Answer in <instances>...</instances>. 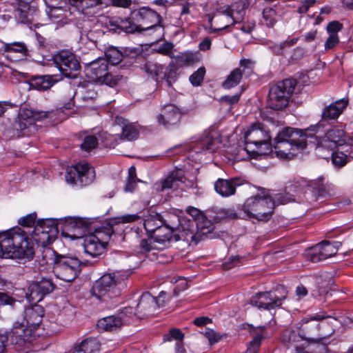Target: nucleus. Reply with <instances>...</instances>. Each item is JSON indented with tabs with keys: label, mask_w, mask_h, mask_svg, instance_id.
<instances>
[{
	"label": "nucleus",
	"mask_w": 353,
	"mask_h": 353,
	"mask_svg": "<svg viewBox=\"0 0 353 353\" xmlns=\"http://www.w3.org/2000/svg\"><path fill=\"white\" fill-rule=\"evenodd\" d=\"M205 74V69L204 67L198 68L192 75H190L189 80L193 86H199L203 81Z\"/></svg>",
	"instance_id": "603ef678"
},
{
	"label": "nucleus",
	"mask_w": 353,
	"mask_h": 353,
	"mask_svg": "<svg viewBox=\"0 0 353 353\" xmlns=\"http://www.w3.org/2000/svg\"><path fill=\"white\" fill-rule=\"evenodd\" d=\"M174 48V45L172 43H163L161 44L158 49V52L165 55L168 56L171 58L174 57V54L172 49Z\"/></svg>",
	"instance_id": "bf43d9fd"
},
{
	"label": "nucleus",
	"mask_w": 353,
	"mask_h": 353,
	"mask_svg": "<svg viewBox=\"0 0 353 353\" xmlns=\"http://www.w3.org/2000/svg\"><path fill=\"white\" fill-rule=\"evenodd\" d=\"M238 179H219L214 183V190L219 195L223 197H229L236 192V187L240 186Z\"/></svg>",
	"instance_id": "b1692460"
},
{
	"label": "nucleus",
	"mask_w": 353,
	"mask_h": 353,
	"mask_svg": "<svg viewBox=\"0 0 353 353\" xmlns=\"http://www.w3.org/2000/svg\"><path fill=\"white\" fill-rule=\"evenodd\" d=\"M132 0H105L104 4L118 8H128L132 5Z\"/></svg>",
	"instance_id": "052dcab7"
},
{
	"label": "nucleus",
	"mask_w": 353,
	"mask_h": 353,
	"mask_svg": "<svg viewBox=\"0 0 353 353\" xmlns=\"http://www.w3.org/2000/svg\"><path fill=\"white\" fill-rule=\"evenodd\" d=\"M99 350V341L94 338H88L75 345L72 353H95Z\"/></svg>",
	"instance_id": "2f4dec72"
},
{
	"label": "nucleus",
	"mask_w": 353,
	"mask_h": 353,
	"mask_svg": "<svg viewBox=\"0 0 353 353\" xmlns=\"http://www.w3.org/2000/svg\"><path fill=\"white\" fill-rule=\"evenodd\" d=\"M37 217V216L35 212L28 214L26 216L20 218L18 220V223L26 228L35 227Z\"/></svg>",
	"instance_id": "5fc2aeb1"
},
{
	"label": "nucleus",
	"mask_w": 353,
	"mask_h": 353,
	"mask_svg": "<svg viewBox=\"0 0 353 353\" xmlns=\"http://www.w3.org/2000/svg\"><path fill=\"white\" fill-rule=\"evenodd\" d=\"M244 139L246 145L244 150L247 152L249 158H251L249 145L253 144L256 147L257 150H253L252 152L257 154L262 152L259 150L262 145H264L266 149L269 148L270 136L260 123L257 122L252 125L245 132Z\"/></svg>",
	"instance_id": "9b49d317"
},
{
	"label": "nucleus",
	"mask_w": 353,
	"mask_h": 353,
	"mask_svg": "<svg viewBox=\"0 0 353 353\" xmlns=\"http://www.w3.org/2000/svg\"><path fill=\"white\" fill-rule=\"evenodd\" d=\"M243 77V72L240 68H236L228 76L222 83V87L225 89H230L237 85Z\"/></svg>",
	"instance_id": "e433bc0d"
},
{
	"label": "nucleus",
	"mask_w": 353,
	"mask_h": 353,
	"mask_svg": "<svg viewBox=\"0 0 353 353\" xmlns=\"http://www.w3.org/2000/svg\"><path fill=\"white\" fill-rule=\"evenodd\" d=\"M81 261L76 256L60 255L58 262L52 266L57 278L65 282L74 280L81 272Z\"/></svg>",
	"instance_id": "1a4fd4ad"
},
{
	"label": "nucleus",
	"mask_w": 353,
	"mask_h": 353,
	"mask_svg": "<svg viewBox=\"0 0 353 353\" xmlns=\"http://www.w3.org/2000/svg\"><path fill=\"white\" fill-rule=\"evenodd\" d=\"M313 126L305 130L285 128L280 130L274 139V150L277 157L283 159L294 158L301 150L306 148L307 139L312 137L316 128Z\"/></svg>",
	"instance_id": "f03ea898"
},
{
	"label": "nucleus",
	"mask_w": 353,
	"mask_h": 353,
	"mask_svg": "<svg viewBox=\"0 0 353 353\" xmlns=\"http://www.w3.org/2000/svg\"><path fill=\"white\" fill-rule=\"evenodd\" d=\"M184 338V334L180 329L172 328L169 332L165 334L163 336V342H170L172 340H176L177 342H182Z\"/></svg>",
	"instance_id": "de8ad7c7"
},
{
	"label": "nucleus",
	"mask_w": 353,
	"mask_h": 353,
	"mask_svg": "<svg viewBox=\"0 0 353 353\" xmlns=\"http://www.w3.org/2000/svg\"><path fill=\"white\" fill-rule=\"evenodd\" d=\"M58 234V225L54 219L39 220L34 228L33 235L39 243H50Z\"/></svg>",
	"instance_id": "dca6fc26"
},
{
	"label": "nucleus",
	"mask_w": 353,
	"mask_h": 353,
	"mask_svg": "<svg viewBox=\"0 0 353 353\" xmlns=\"http://www.w3.org/2000/svg\"><path fill=\"white\" fill-rule=\"evenodd\" d=\"M65 178L71 183L79 182L81 185H88L94 181L95 172L88 163L83 161L71 167L67 172Z\"/></svg>",
	"instance_id": "4468645a"
},
{
	"label": "nucleus",
	"mask_w": 353,
	"mask_h": 353,
	"mask_svg": "<svg viewBox=\"0 0 353 353\" xmlns=\"http://www.w3.org/2000/svg\"><path fill=\"white\" fill-rule=\"evenodd\" d=\"M34 255L33 241L21 228L0 233V257L30 261Z\"/></svg>",
	"instance_id": "f257e3e1"
},
{
	"label": "nucleus",
	"mask_w": 353,
	"mask_h": 353,
	"mask_svg": "<svg viewBox=\"0 0 353 353\" xmlns=\"http://www.w3.org/2000/svg\"><path fill=\"white\" fill-rule=\"evenodd\" d=\"M181 118L179 110L174 105L170 104L164 107L162 113L159 115L158 122L165 126L177 123Z\"/></svg>",
	"instance_id": "393cba45"
},
{
	"label": "nucleus",
	"mask_w": 353,
	"mask_h": 353,
	"mask_svg": "<svg viewBox=\"0 0 353 353\" xmlns=\"http://www.w3.org/2000/svg\"><path fill=\"white\" fill-rule=\"evenodd\" d=\"M339 244V242L331 243L323 241L312 248L308 251L307 257L313 263L325 260L336 254Z\"/></svg>",
	"instance_id": "f3484780"
},
{
	"label": "nucleus",
	"mask_w": 353,
	"mask_h": 353,
	"mask_svg": "<svg viewBox=\"0 0 353 353\" xmlns=\"http://www.w3.org/2000/svg\"><path fill=\"white\" fill-rule=\"evenodd\" d=\"M44 296L45 295L43 294L42 292L34 282L29 285L28 292L26 293V298L30 302L33 303H39L43 299Z\"/></svg>",
	"instance_id": "ea45409f"
},
{
	"label": "nucleus",
	"mask_w": 353,
	"mask_h": 353,
	"mask_svg": "<svg viewBox=\"0 0 353 353\" xmlns=\"http://www.w3.org/2000/svg\"><path fill=\"white\" fill-rule=\"evenodd\" d=\"M98 145V139L94 135H87L84 137L81 149L85 152H90Z\"/></svg>",
	"instance_id": "09e8293b"
},
{
	"label": "nucleus",
	"mask_w": 353,
	"mask_h": 353,
	"mask_svg": "<svg viewBox=\"0 0 353 353\" xmlns=\"http://www.w3.org/2000/svg\"><path fill=\"white\" fill-rule=\"evenodd\" d=\"M203 334L208 339L210 345L217 343L222 338V336L220 335L219 333L210 329L205 330Z\"/></svg>",
	"instance_id": "e2e57ef3"
},
{
	"label": "nucleus",
	"mask_w": 353,
	"mask_h": 353,
	"mask_svg": "<svg viewBox=\"0 0 353 353\" xmlns=\"http://www.w3.org/2000/svg\"><path fill=\"white\" fill-rule=\"evenodd\" d=\"M316 0H301L300 6L298 8V12L299 13H306L309 8L314 6L316 3Z\"/></svg>",
	"instance_id": "338daca9"
},
{
	"label": "nucleus",
	"mask_w": 353,
	"mask_h": 353,
	"mask_svg": "<svg viewBox=\"0 0 353 353\" xmlns=\"http://www.w3.org/2000/svg\"><path fill=\"white\" fill-rule=\"evenodd\" d=\"M137 21L132 18V12L130 16L121 21L120 28L126 32H140Z\"/></svg>",
	"instance_id": "c03bdc74"
},
{
	"label": "nucleus",
	"mask_w": 353,
	"mask_h": 353,
	"mask_svg": "<svg viewBox=\"0 0 353 353\" xmlns=\"http://www.w3.org/2000/svg\"><path fill=\"white\" fill-rule=\"evenodd\" d=\"M30 6L27 3H19L18 7L14 10V17L21 23L28 21Z\"/></svg>",
	"instance_id": "a18cd8bd"
},
{
	"label": "nucleus",
	"mask_w": 353,
	"mask_h": 353,
	"mask_svg": "<svg viewBox=\"0 0 353 353\" xmlns=\"http://www.w3.org/2000/svg\"><path fill=\"white\" fill-rule=\"evenodd\" d=\"M127 279L128 276L120 272L105 274L94 282L91 294L98 300L106 301L127 288Z\"/></svg>",
	"instance_id": "20e7f679"
},
{
	"label": "nucleus",
	"mask_w": 353,
	"mask_h": 353,
	"mask_svg": "<svg viewBox=\"0 0 353 353\" xmlns=\"http://www.w3.org/2000/svg\"><path fill=\"white\" fill-rule=\"evenodd\" d=\"M332 189L330 187H326L323 184H318L315 188L314 194L317 199L319 198H326L332 196Z\"/></svg>",
	"instance_id": "4d7b16f0"
},
{
	"label": "nucleus",
	"mask_w": 353,
	"mask_h": 353,
	"mask_svg": "<svg viewBox=\"0 0 353 353\" xmlns=\"http://www.w3.org/2000/svg\"><path fill=\"white\" fill-rule=\"evenodd\" d=\"M219 214L221 218L229 220L239 218L237 213L233 209H222L219 211Z\"/></svg>",
	"instance_id": "69168bd1"
},
{
	"label": "nucleus",
	"mask_w": 353,
	"mask_h": 353,
	"mask_svg": "<svg viewBox=\"0 0 353 353\" xmlns=\"http://www.w3.org/2000/svg\"><path fill=\"white\" fill-rule=\"evenodd\" d=\"M295 85L294 80L288 79L272 86L268 94V106L275 110H282L285 108L289 103Z\"/></svg>",
	"instance_id": "0eeeda50"
},
{
	"label": "nucleus",
	"mask_w": 353,
	"mask_h": 353,
	"mask_svg": "<svg viewBox=\"0 0 353 353\" xmlns=\"http://www.w3.org/2000/svg\"><path fill=\"white\" fill-rule=\"evenodd\" d=\"M243 3L241 2L232 3L230 8V16L233 19L234 23H239L240 30H243V25L241 23L243 21Z\"/></svg>",
	"instance_id": "58836bf2"
},
{
	"label": "nucleus",
	"mask_w": 353,
	"mask_h": 353,
	"mask_svg": "<svg viewBox=\"0 0 353 353\" xmlns=\"http://www.w3.org/2000/svg\"><path fill=\"white\" fill-rule=\"evenodd\" d=\"M138 181H139V180L137 178L136 168L134 166H132L129 168L128 170V179L125 187V190L132 192L134 190Z\"/></svg>",
	"instance_id": "8fccbe9b"
},
{
	"label": "nucleus",
	"mask_w": 353,
	"mask_h": 353,
	"mask_svg": "<svg viewBox=\"0 0 353 353\" xmlns=\"http://www.w3.org/2000/svg\"><path fill=\"white\" fill-rule=\"evenodd\" d=\"M285 296L278 297L271 292H258L250 299V303L259 308L272 310L282 305Z\"/></svg>",
	"instance_id": "a211bd4d"
},
{
	"label": "nucleus",
	"mask_w": 353,
	"mask_h": 353,
	"mask_svg": "<svg viewBox=\"0 0 353 353\" xmlns=\"http://www.w3.org/2000/svg\"><path fill=\"white\" fill-rule=\"evenodd\" d=\"M105 55L108 64L110 63L113 65L119 64L123 58V53L115 47L108 48L105 52Z\"/></svg>",
	"instance_id": "4c0bfd02"
},
{
	"label": "nucleus",
	"mask_w": 353,
	"mask_h": 353,
	"mask_svg": "<svg viewBox=\"0 0 353 353\" xmlns=\"http://www.w3.org/2000/svg\"><path fill=\"white\" fill-rule=\"evenodd\" d=\"M94 219L92 218L74 217L70 219L68 227L72 228L74 231H79L78 234H74L75 237L80 236L85 231L90 232L94 228L92 224Z\"/></svg>",
	"instance_id": "bb28decb"
},
{
	"label": "nucleus",
	"mask_w": 353,
	"mask_h": 353,
	"mask_svg": "<svg viewBox=\"0 0 353 353\" xmlns=\"http://www.w3.org/2000/svg\"><path fill=\"white\" fill-rule=\"evenodd\" d=\"M281 341L290 347H293L298 353H305L303 346L300 344L301 341H305L300 330L298 332L291 329L285 330L281 335Z\"/></svg>",
	"instance_id": "5701e85b"
},
{
	"label": "nucleus",
	"mask_w": 353,
	"mask_h": 353,
	"mask_svg": "<svg viewBox=\"0 0 353 353\" xmlns=\"http://www.w3.org/2000/svg\"><path fill=\"white\" fill-rule=\"evenodd\" d=\"M53 111H42L32 108L23 109L19 114L15 123V128L22 132L23 135H28L36 129L35 123L51 117Z\"/></svg>",
	"instance_id": "9d476101"
},
{
	"label": "nucleus",
	"mask_w": 353,
	"mask_h": 353,
	"mask_svg": "<svg viewBox=\"0 0 353 353\" xmlns=\"http://www.w3.org/2000/svg\"><path fill=\"white\" fill-rule=\"evenodd\" d=\"M108 65L105 58L99 57L90 63H86L85 72L86 75L92 81L99 82L106 74Z\"/></svg>",
	"instance_id": "aec40b11"
},
{
	"label": "nucleus",
	"mask_w": 353,
	"mask_h": 353,
	"mask_svg": "<svg viewBox=\"0 0 353 353\" xmlns=\"http://www.w3.org/2000/svg\"><path fill=\"white\" fill-rule=\"evenodd\" d=\"M348 157L342 152H334L332 153V162L336 167H343L347 162Z\"/></svg>",
	"instance_id": "864d4df0"
},
{
	"label": "nucleus",
	"mask_w": 353,
	"mask_h": 353,
	"mask_svg": "<svg viewBox=\"0 0 353 353\" xmlns=\"http://www.w3.org/2000/svg\"><path fill=\"white\" fill-rule=\"evenodd\" d=\"M55 75L34 76L30 79V85L34 89L45 91L50 89L58 79Z\"/></svg>",
	"instance_id": "c85d7f7f"
},
{
	"label": "nucleus",
	"mask_w": 353,
	"mask_h": 353,
	"mask_svg": "<svg viewBox=\"0 0 353 353\" xmlns=\"http://www.w3.org/2000/svg\"><path fill=\"white\" fill-rule=\"evenodd\" d=\"M343 28V24L338 21H333L330 22L326 28L329 35L330 34H338Z\"/></svg>",
	"instance_id": "680f3d73"
},
{
	"label": "nucleus",
	"mask_w": 353,
	"mask_h": 353,
	"mask_svg": "<svg viewBox=\"0 0 353 353\" xmlns=\"http://www.w3.org/2000/svg\"><path fill=\"white\" fill-rule=\"evenodd\" d=\"M244 192L248 196L244 203V215L259 221L270 220L274 210L271 190L247 183L244 185Z\"/></svg>",
	"instance_id": "7ed1b4c3"
},
{
	"label": "nucleus",
	"mask_w": 353,
	"mask_h": 353,
	"mask_svg": "<svg viewBox=\"0 0 353 353\" xmlns=\"http://www.w3.org/2000/svg\"><path fill=\"white\" fill-rule=\"evenodd\" d=\"M139 247L141 252H148L154 249H161L159 245L154 243L152 239H141L139 243Z\"/></svg>",
	"instance_id": "6e6d98bb"
},
{
	"label": "nucleus",
	"mask_w": 353,
	"mask_h": 353,
	"mask_svg": "<svg viewBox=\"0 0 353 353\" xmlns=\"http://www.w3.org/2000/svg\"><path fill=\"white\" fill-rule=\"evenodd\" d=\"M299 330L304 341L308 343H316L326 339L334 332L329 323L316 317L303 319Z\"/></svg>",
	"instance_id": "423d86ee"
},
{
	"label": "nucleus",
	"mask_w": 353,
	"mask_h": 353,
	"mask_svg": "<svg viewBox=\"0 0 353 353\" xmlns=\"http://www.w3.org/2000/svg\"><path fill=\"white\" fill-rule=\"evenodd\" d=\"M161 220L163 225L172 230L174 232L178 229L180 223L179 217L177 215L171 213L166 214L164 216H161Z\"/></svg>",
	"instance_id": "79ce46f5"
},
{
	"label": "nucleus",
	"mask_w": 353,
	"mask_h": 353,
	"mask_svg": "<svg viewBox=\"0 0 353 353\" xmlns=\"http://www.w3.org/2000/svg\"><path fill=\"white\" fill-rule=\"evenodd\" d=\"M39 337L37 331L28 327L23 322H16L10 332V339L18 348H29Z\"/></svg>",
	"instance_id": "ddd939ff"
},
{
	"label": "nucleus",
	"mask_w": 353,
	"mask_h": 353,
	"mask_svg": "<svg viewBox=\"0 0 353 353\" xmlns=\"http://www.w3.org/2000/svg\"><path fill=\"white\" fill-rule=\"evenodd\" d=\"M161 225H163L161 215L159 214L148 217L143 223L144 228L150 237Z\"/></svg>",
	"instance_id": "c9c22d12"
},
{
	"label": "nucleus",
	"mask_w": 353,
	"mask_h": 353,
	"mask_svg": "<svg viewBox=\"0 0 353 353\" xmlns=\"http://www.w3.org/2000/svg\"><path fill=\"white\" fill-rule=\"evenodd\" d=\"M123 322L120 317L110 316L98 321L97 327L100 330L114 331L121 327Z\"/></svg>",
	"instance_id": "473e14b6"
},
{
	"label": "nucleus",
	"mask_w": 353,
	"mask_h": 353,
	"mask_svg": "<svg viewBox=\"0 0 353 353\" xmlns=\"http://www.w3.org/2000/svg\"><path fill=\"white\" fill-rule=\"evenodd\" d=\"M176 235L174 234V232L169 229L164 225H161L155 233L150 237L154 243L159 245L161 249H163L170 244L173 237Z\"/></svg>",
	"instance_id": "cd10ccee"
},
{
	"label": "nucleus",
	"mask_w": 353,
	"mask_h": 353,
	"mask_svg": "<svg viewBox=\"0 0 353 353\" xmlns=\"http://www.w3.org/2000/svg\"><path fill=\"white\" fill-rule=\"evenodd\" d=\"M159 305L155 297L148 292L143 293L139 302L136 304V312L134 314L140 319L154 314Z\"/></svg>",
	"instance_id": "6ab92c4d"
},
{
	"label": "nucleus",
	"mask_w": 353,
	"mask_h": 353,
	"mask_svg": "<svg viewBox=\"0 0 353 353\" xmlns=\"http://www.w3.org/2000/svg\"><path fill=\"white\" fill-rule=\"evenodd\" d=\"M132 18L137 21L140 32L149 30H161V17L148 8H141L132 12Z\"/></svg>",
	"instance_id": "2eb2a0df"
},
{
	"label": "nucleus",
	"mask_w": 353,
	"mask_h": 353,
	"mask_svg": "<svg viewBox=\"0 0 353 353\" xmlns=\"http://www.w3.org/2000/svg\"><path fill=\"white\" fill-rule=\"evenodd\" d=\"M17 300L5 292H0V307L3 305L13 306Z\"/></svg>",
	"instance_id": "774afa93"
},
{
	"label": "nucleus",
	"mask_w": 353,
	"mask_h": 353,
	"mask_svg": "<svg viewBox=\"0 0 353 353\" xmlns=\"http://www.w3.org/2000/svg\"><path fill=\"white\" fill-rule=\"evenodd\" d=\"M72 4L76 6L83 14L90 16V8L104 4L105 0H69Z\"/></svg>",
	"instance_id": "f704fd0d"
},
{
	"label": "nucleus",
	"mask_w": 353,
	"mask_h": 353,
	"mask_svg": "<svg viewBox=\"0 0 353 353\" xmlns=\"http://www.w3.org/2000/svg\"><path fill=\"white\" fill-rule=\"evenodd\" d=\"M115 121L122 130L121 140L131 141L138 138L141 127L137 123H131L121 117H117Z\"/></svg>",
	"instance_id": "412c9836"
},
{
	"label": "nucleus",
	"mask_w": 353,
	"mask_h": 353,
	"mask_svg": "<svg viewBox=\"0 0 353 353\" xmlns=\"http://www.w3.org/2000/svg\"><path fill=\"white\" fill-rule=\"evenodd\" d=\"M113 233L112 226L110 225L94 228L93 232H90L83 238L85 252L92 257L104 253Z\"/></svg>",
	"instance_id": "39448f33"
},
{
	"label": "nucleus",
	"mask_w": 353,
	"mask_h": 353,
	"mask_svg": "<svg viewBox=\"0 0 353 353\" xmlns=\"http://www.w3.org/2000/svg\"><path fill=\"white\" fill-rule=\"evenodd\" d=\"M34 283L45 296L51 293L55 288L52 281L50 279L43 278L41 281Z\"/></svg>",
	"instance_id": "49530a36"
},
{
	"label": "nucleus",
	"mask_w": 353,
	"mask_h": 353,
	"mask_svg": "<svg viewBox=\"0 0 353 353\" xmlns=\"http://www.w3.org/2000/svg\"><path fill=\"white\" fill-rule=\"evenodd\" d=\"M5 51L10 52L24 53L26 50V46L23 43H7L4 46Z\"/></svg>",
	"instance_id": "13d9d810"
},
{
	"label": "nucleus",
	"mask_w": 353,
	"mask_h": 353,
	"mask_svg": "<svg viewBox=\"0 0 353 353\" xmlns=\"http://www.w3.org/2000/svg\"><path fill=\"white\" fill-rule=\"evenodd\" d=\"M265 327L261 326L257 327H252L250 329V332L252 339L248 343L246 350V353L258 352L261 343L262 339L265 333Z\"/></svg>",
	"instance_id": "c756f323"
},
{
	"label": "nucleus",
	"mask_w": 353,
	"mask_h": 353,
	"mask_svg": "<svg viewBox=\"0 0 353 353\" xmlns=\"http://www.w3.org/2000/svg\"><path fill=\"white\" fill-rule=\"evenodd\" d=\"M122 79V75L109 72L108 70L106 74H105L99 83L105 84L110 87H114L117 85Z\"/></svg>",
	"instance_id": "a19ab883"
},
{
	"label": "nucleus",
	"mask_w": 353,
	"mask_h": 353,
	"mask_svg": "<svg viewBox=\"0 0 353 353\" xmlns=\"http://www.w3.org/2000/svg\"><path fill=\"white\" fill-rule=\"evenodd\" d=\"M339 43V37L338 34H330L327 38L324 47L326 51L334 48Z\"/></svg>",
	"instance_id": "0e129e2a"
},
{
	"label": "nucleus",
	"mask_w": 353,
	"mask_h": 353,
	"mask_svg": "<svg viewBox=\"0 0 353 353\" xmlns=\"http://www.w3.org/2000/svg\"><path fill=\"white\" fill-rule=\"evenodd\" d=\"M44 310L40 305H35L33 307H29L25 309L23 320L22 322L28 327H31L37 332V329L40 326Z\"/></svg>",
	"instance_id": "4be33fe9"
},
{
	"label": "nucleus",
	"mask_w": 353,
	"mask_h": 353,
	"mask_svg": "<svg viewBox=\"0 0 353 353\" xmlns=\"http://www.w3.org/2000/svg\"><path fill=\"white\" fill-rule=\"evenodd\" d=\"M347 137L341 127H333L325 134L316 139V152L321 158L327 159L325 152L328 153L336 148L346 143Z\"/></svg>",
	"instance_id": "6e6552de"
},
{
	"label": "nucleus",
	"mask_w": 353,
	"mask_h": 353,
	"mask_svg": "<svg viewBox=\"0 0 353 353\" xmlns=\"http://www.w3.org/2000/svg\"><path fill=\"white\" fill-rule=\"evenodd\" d=\"M271 199L274 203V207L279 205L286 204L294 201V196L289 193H276L271 190Z\"/></svg>",
	"instance_id": "37998d69"
},
{
	"label": "nucleus",
	"mask_w": 353,
	"mask_h": 353,
	"mask_svg": "<svg viewBox=\"0 0 353 353\" xmlns=\"http://www.w3.org/2000/svg\"><path fill=\"white\" fill-rule=\"evenodd\" d=\"M176 63L181 65H189L195 61V56L192 52H186L175 57Z\"/></svg>",
	"instance_id": "3c124183"
},
{
	"label": "nucleus",
	"mask_w": 353,
	"mask_h": 353,
	"mask_svg": "<svg viewBox=\"0 0 353 353\" xmlns=\"http://www.w3.org/2000/svg\"><path fill=\"white\" fill-rule=\"evenodd\" d=\"M348 101L344 99L337 100L326 106L322 112V118L325 120L337 119L347 106Z\"/></svg>",
	"instance_id": "a878e982"
},
{
	"label": "nucleus",
	"mask_w": 353,
	"mask_h": 353,
	"mask_svg": "<svg viewBox=\"0 0 353 353\" xmlns=\"http://www.w3.org/2000/svg\"><path fill=\"white\" fill-rule=\"evenodd\" d=\"M53 61L59 71L65 77L74 79L77 77L81 65L74 53L68 50H62L54 55Z\"/></svg>",
	"instance_id": "f8f14e48"
},
{
	"label": "nucleus",
	"mask_w": 353,
	"mask_h": 353,
	"mask_svg": "<svg viewBox=\"0 0 353 353\" xmlns=\"http://www.w3.org/2000/svg\"><path fill=\"white\" fill-rule=\"evenodd\" d=\"M59 256L56 254L55 252L50 248H43L41 258L38 260L41 265L40 271H45L48 268H50L51 265L54 266L59 259Z\"/></svg>",
	"instance_id": "7c9ffc66"
},
{
	"label": "nucleus",
	"mask_w": 353,
	"mask_h": 353,
	"mask_svg": "<svg viewBox=\"0 0 353 353\" xmlns=\"http://www.w3.org/2000/svg\"><path fill=\"white\" fill-rule=\"evenodd\" d=\"M184 176L182 170L172 171L162 182V190L176 188L183 181Z\"/></svg>",
	"instance_id": "72a5a7b5"
}]
</instances>
